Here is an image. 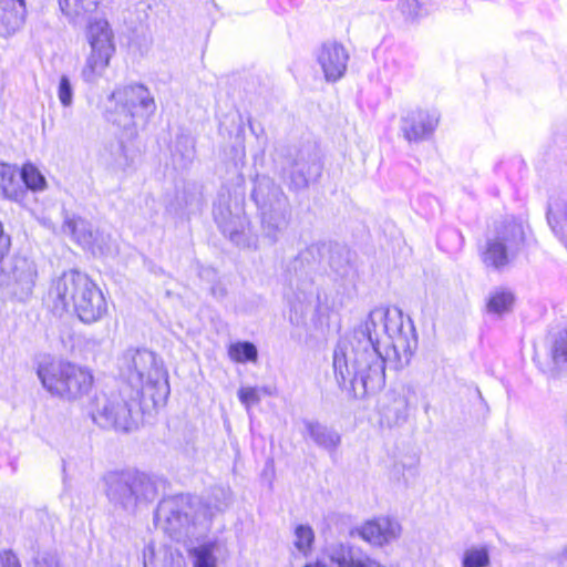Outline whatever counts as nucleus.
I'll return each mask as SVG.
<instances>
[{"mask_svg": "<svg viewBox=\"0 0 567 567\" xmlns=\"http://www.w3.org/2000/svg\"><path fill=\"white\" fill-rule=\"evenodd\" d=\"M416 342L412 323L404 324L399 309H373L334 349L339 385L350 388L355 398L378 392L385 383V362L393 357L400 365L409 363Z\"/></svg>", "mask_w": 567, "mask_h": 567, "instance_id": "1", "label": "nucleus"}, {"mask_svg": "<svg viewBox=\"0 0 567 567\" xmlns=\"http://www.w3.org/2000/svg\"><path fill=\"white\" fill-rule=\"evenodd\" d=\"M231 499V491L223 486L212 488L206 504L189 495L172 496L158 504L154 522L171 538L182 542L194 536L197 526H206L216 513L228 508Z\"/></svg>", "mask_w": 567, "mask_h": 567, "instance_id": "2", "label": "nucleus"}, {"mask_svg": "<svg viewBox=\"0 0 567 567\" xmlns=\"http://www.w3.org/2000/svg\"><path fill=\"white\" fill-rule=\"evenodd\" d=\"M47 302L60 316L72 308L84 323L96 322L107 312L101 289L85 274L75 270L64 272L52 281Z\"/></svg>", "mask_w": 567, "mask_h": 567, "instance_id": "3", "label": "nucleus"}, {"mask_svg": "<svg viewBox=\"0 0 567 567\" xmlns=\"http://www.w3.org/2000/svg\"><path fill=\"white\" fill-rule=\"evenodd\" d=\"M121 378L131 392L141 400L148 396L154 405L165 401L169 393L167 372L163 361L147 349H128L118 359Z\"/></svg>", "mask_w": 567, "mask_h": 567, "instance_id": "4", "label": "nucleus"}, {"mask_svg": "<svg viewBox=\"0 0 567 567\" xmlns=\"http://www.w3.org/2000/svg\"><path fill=\"white\" fill-rule=\"evenodd\" d=\"M155 111L154 96L140 83L116 87L103 105L106 121L127 131L135 127L136 117H150Z\"/></svg>", "mask_w": 567, "mask_h": 567, "instance_id": "5", "label": "nucleus"}, {"mask_svg": "<svg viewBox=\"0 0 567 567\" xmlns=\"http://www.w3.org/2000/svg\"><path fill=\"white\" fill-rule=\"evenodd\" d=\"M38 377L49 393L68 401L87 394L93 385V374L89 369L68 361L40 364Z\"/></svg>", "mask_w": 567, "mask_h": 567, "instance_id": "6", "label": "nucleus"}, {"mask_svg": "<svg viewBox=\"0 0 567 567\" xmlns=\"http://www.w3.org/2000/svg\"><path fill=\"white\" fill-rule=\"evenodd\" d=\"M94 423L104 429L128 432L137 427L142 420V400L134 393L124 399L122 393H100L91 408Z\"/></svg>", "mask_w": 567, "mask_h": 567, "instance_id": "7", "label": "nucleus"}, {"mask_svg": "<svg viewBox=\"0 0 567 567\" xmlns=\"http://www.w3.org/2000/svg\"><path fill=\"white\" fill-rule=\"evenodd\" d=\"M260 209L262 231L275 243L288 225L287 198L281 188L268 176H258L251 194Z\"/></svg>", "mask_w": 567, "mask_h": 567, "instance_id": "8", "label": "nucleus"}, {"mask_svg": "<svg viewBox=\"0 0 567 567\" xmlns=\"http://www.w3.org/2000/svg\"><path fill=\"white\" fill-rule=\"evenodd\" d=\"M85 39L90 45V53L81 69V79L87 84H95L102 79L115 53L114 34L105 19L90 20Z\"/></svg>", "mask_w": 567, "mask_h": 567, "instance_id": "9", "label": "nucleus"}, {"mask_svg": "<svg viewBox=\"0 0 567 567\" xmlns=\"http://www.w3.org/2000/svg\"><path fill=\"white\" fill-rule=\"evenodd\" d=\"M105 484L109 499L126 511H133L140 503L152 502L156 496L154 482L144 473H109Z\"/></svg>", "mask_w": 567, "mask_h": 567, "instance_id": "10", "label": "nucleus"}, {"mask_svg": "<svg viewBox=\"0 0 567 567\" xmlns=\"http://www.w3.org/2000/svg\"><path fill=\"white\" fill-rule=\"evenodd\" d=\"M524 240L525 233L520 223H505L486 239L481 249V259L486 267L502 270L515 258Z\"/></svg>", "mask_w": 567, "mask_h": 567, "instance_id": "11", "label": "nucleus"}, {"mask_svg": "<svg viewBox=\"0 0 567 567\" xmlns=\"http://www.w3.org/2000/svg\"><path fill=\"white\" fill-rule=\"evenodd\" d=\"M37 276L33 261L14 257L0 266V288L6 296L24 301L33 291Z\"/></svg>", "mask_w": 567, "mask_h": 567, "instance_id": "12", "label": "nucleus"}, {"mask_svg": "<svg viewBox=\"0 0 567 567\" xmlns=\"http://www.w3.org/2000/svg\"><path fill=\"white\" fill-rule=\"evenodd\" d=\"M282 169L290 179L291 187L301 189L320 176L321 164L316 154L308 150H299L289 154Z\"/></svg>", "mask_w": 567, "mask_h": 567, "instance_id": "13", "label": "nucleus"}, {"mask_svg": "<svg viewBox=\"0 0 567 567\" xmlns=\"http://www.w3.org/2000/svg\"><path fill=\"white\" fill-rule=\"evenodd\" d=\"M401 534L402 526L400 522L389 516H380L367 520L350 532L352 537L358 536L375 547H383L398 540Z\"/></svg>", "mask_w": 567, "mask_h": 567, "instance_id": "14", "label": "nucleus"}, {"mask_svg": "<svg viewBox=\"0 0 567 567\" xmlns=\"http://www.w3.org/2000/svg\"><path fill=\"white\" fill-rule=\"evenodd\" d=\"M440 122L436 110L416 107L401 117V132L409 142H422L430 138Z\"/></svg>", "mask_w": 567, "mask_h": 567, "instance_id": "15", "label": "nucleus"}, {"mask_svg": "<svg viewBox=\"0 0 567 567\" xmlns=\"http://www.w3.org/2000/svg\"><path fill=\"white\" fill-rule=\"evenodd\" d=\"M289 306V320L295 326L305 322L307 315L318 309L319 293L318 289L311 281L298 284L286 295Z\"/></svg>", "mask_w": 567, "mask_h": 567, "instance_id": "16", "label": "nucleus"}, {"mask_svg": "<svg viewBox=\"0 0 567 567\" xmlns=\"http://www.w3.org/2000/svg\"><path fill=\"white\" fill-rule=\"evenodd\" d=\"M316 59L323 72L324 79L328 82H336L343 76L347 70L349 54L342 44L336 41H328L322 43L317 50Z\"/></svg>", "mask_w": 567, "mask_h": 567, "instance_id": "17", "label": "nucleus"}, {"mask_svg": "<svg viewBox=\"0 0 567 567\" xmlns=\"http://www.w3.org/2000/svg\"><path fill=\"white\" fill-rule=\"evenodd\" d=\"M326 556L332 567H383L368 554L342 543L328 546Z\"/></svg>", "mask_w": 567, "mask_h": 567, "instance_id": "18", "label": "nucleus"}, {"mask_svg": "<svg viewBox=\"0 0 567 567\" xmlns=\"http://www.w3.org/2000/svg\"><path fill=\"white\" fill-rule=\"evenodd\" d=\"M214 218L220 230L236 245H246L245 230L247 226L246 217L234 215L228 207L217 205L214 207Z\"/></svg>", "mask_w": 567, "mask_h": 567, "instance_id": "19", "label": "nucleus"}, {"mask_svg": "<svg viewBox=\"0 0 567 567\" xmlns=\"http://www.w3.org/2000/svg\"><path fill=\"white\" fill-rule=\"evenodd\" d=\"M24 0H0V37L14 34L24 19Z\"/></svg>", "mask_w": 567, "mask_h": 567, "instance_id": "20", "label": "nucleus"}, {"mask_svg": "<svg viewBox=\"0 0 567 567\" xmlns=\"http://www.w3.org/2000/svg\"><path fill=\"white\" fill-rule=\"evenodd\" d=\"M0 197L16 203H21L25 197L17 168L6 163H0Z\"/></svg>", "mask_w": 567, "mask_h": 567, "instance_id": "21", "label": "nucleus"}, {"mask_svg": "<svg viewBox=\"0 0 567 567\" xmlns=\"http://www.w3.org/2000/svg\"><path fill=\"white\" fill-rule=\"evenodd\" d=\"M305 431L309 437L321 449L334 452L340 445V434L331 427L317 421H303Z\"/></svg>", "mask_w": 567, "mask_h": 567, "instance_id": "22", "label": "nucleus"}, {"mask_svg": "<svg viewBox=\"0 0 567 567\" xmlns=\"http://www.w3.org/2000/svg\"><path fill=\"white\" fill-rule=\"evenodd\" d=\"M102 0H59L62 13L73 24L83 22L91 13L95 12Z\"/></svg>", "mask_w": 567, "mask_h": 567, "instance_id": "23", "label": "nucleus"}, {"mask_svg": "<svg viewBox=\"0 0 567 567\" xmlns=\"http://www.w3.org/2000/svg\"><path fill=\"white\" fill-rule=\"evenodd\" d=\"M218 543L208 540L188 550V557L193 567H217Z\"/></svg>", "mask_w": 567, "mask_h": 567, "instance_id": "24", "label": "nucleus"}, {"mask_svg": "<svg viewBox=\"0 0 567 567\" xmlns=\"http://www.w3.org/2000/svg\"><path fill=\"white\" fill-rule=\"evenodd\" d=\"M63 233L70 235L83 247H89L93 243V233L83 218L66 216L63 223Z\"/></svg>", "mask_w": 567, "mask_h": 567, "instance_id": "25", "label": "nucleus"}, {"mask_svg": "<svg viewBox=\"0 0 567 567\" xmlns=\"http://www.w3.org/2000/svg\"><path fill=\"white\" fill-rule=\"evenodd\" d=\"M462 567H491V551L487 545L467 547L461 557Z\"/></svg>", "mask_w": 567, "mask_h": 567, "instance_id": "26", "label": "nucleus"}, {"mask_svg": "<svg viewBox=\"0 0 567 567\" xmlns=\"http://www.w3.org/2000/svg\"><path fill=\"white\" fill-rule=\"evenodd\" d=\"M514 295L507 289H496L491 292L486 309L488 313L502 316L511 311L514 305Z\"/></svg>", "mask_w": 567, "mask_h": 567, "instance_id": "27", "label": "nucleus"}, {"mask_svg": "<svg viewBox=\"0 0 567 567\" xmlns=\"http://www.w3.org/2000/svg\"><path fill=\"white\" fill-rule=\"evenodd\" d=\"M408 417V401L403 396H396L382 410V421L389 426L403 423Z\"/></svg>", "mask_w": 567, "mask_h": 567, "instance_id": "28", "label": "nucleus"}, {"mask_svg": "<svg viewBox=\"0 0 567 567\" xmlns=\"http://www.w3.org/2000/svg\"><path fill=\"white\" fill-rule=\"evenodd\" d=\"M20 183L23 182L24 190L42 192L47 188V181L42 173L31 163L24 164L19 174Z\"/></svg>", "mask_w": 567, "mask_h": 567, "instance_id": "29", "label": "nucleus"}, {"mask_svg": "<svg viewBox=\"0 0 567 567\" xmlns=\"http://www.w3.org/2000/svg\"><path fill=\"white\" fill-rule=\"evenodd\" d=\"M228 357L236 363L255 362L258 358V350L249 341H237L228 347Z\"/></svg>", "mask_w": 567, "mask_h": 567, "instance_id": "30", "label": "nucleus"}, {"mask_svg": "<svg viewBox=\"0 0 567 567\" xmlns=\"http://www.w3.org/2000/svg\"><path fill=\"white\" fill-rule=\"evenodd\" d=\"M315 540L313 529L309 525H298L295 528V540L293 545L302 555H307Z\"/></svg>", "mask_w": 567, "mask_h": 567, "instance_id": "31", "label": "nucleus"}, {"mask_svg": "<svg viewBox=\"0 0 567 567\" xmlns=\"http://www.w3.org/2000/svg\"><path fill=\"white\" fill-rule=\"evenodd\" d=\"M56 96L64 109H71L73 106L74 85L68 74L60 75L56 86Z\"/></svg>", "mask_w": 567, "mask_h": 567, "instance_id": "32", "label": "nucleus"}, {"mask_svg": "<svg viewBox=\"0 0 567 567\" xmlns=\"http://www.w3.org/2000/svg\"><path fill=\"white\" fill-rule=\"evenodd\" d=\"M144 566L148 567L146 561ZM155 567H186V560L179 550L165 548L163 551V561Z\"/></svg>", "mask_w": 567, "mask_h": 567, "instance_id": "33", "label": "nucleus"}, {"mask_svg": "<svg viewBox=\"0 0 567 567\" xmlns=\"http://www.w3.org/2000/svg\"><path fill=\"white\" fill-rule=\"evenodd\" d=\"M391 475L398 482L408 485L410 477L416 475V466L414 464L405 465L403 463H395L391 470Z\"/></svg>", "mask_w": 567, "mask_h": 567, "instance_id": "34", "label": "nucleus"}, {"mask_svg": "<svg viewBox=\"0 0 567 567\" xmlns=\"http://www.w3.org/2000/svg\"><path fill=\"white\" fill-rule=\"evenodd\" d=\"M240 402L249 409L250 405L258 404L261 400L259 388L247 386L238 391Z\"/></svg>", "mask_w": 567, "mask_h": 567, "instance_id": "35", "label": "nucleus"}, {"mask_svg": "<svg viewBox=\"0 0 567 567\" xmlns=\"http://www.w3.org/2000/svg\"><path fill=\"white\" fill-rule=\"evenodd\" d=\"M32 567H63L56 554L52 551H39L32 563Z\"/></svg>", "mask_w": 567, "mask_h": 567, "instance_id": "36", "label": "nucleus"}, {"mask_svg": "<svg viewBox=\"0 0 567 567\" xmlns=\"http://www.w3.org/2000/svg\"><path fill=\"white\" fill-rule=\"evenodd\" d=\"M399 8L408 19H416L422 16V7L417 0H400Z\"/></svg>", "mask_w": 567, "mask_h": 567, "instance_id": "37", "label": "nucleus"}, {"mask_svg": "<svg viewBox=\"0 0 567 567\" xmlns=\"http://www.w3.org/2000/svg\"><path fill=\"white\" fill-rule=\"evenodd\" d=\"M554 360L559 362H567V330L564 336L555 341L553 349Z\"/></svg>", "mask_w": 567, "mask_h": 567, "instance_id": "38", "label": "nucleus"}, {"mask_svg": "<svg viewBox=\"0 0 567 567\" xmlns=\"http://www.w3.org/2000/svg\"><path fill=\"white\" fill-rule=\"evenodd\" d=\"M330 267L336 271L337 275L343 277L348 274L349 261L347 257L338 254V257L331 256Z\"/></svg>", "mask_w": 567, "mask_h": 567, "instance_id": "39", "label": "nucleus"}, {"mask_svg": "<svg viewBox=\"0 0 567 567\" xmlns=\"http://www.w3.org/2000/svg\"><path fill=\"white\" fill-rule=\"evenodd\" d=\"M0 567H21L16 554L11 550L0 553Z\"/></svg>", "mask_w": 567, "mask_h": 567, "instance_id": "40", "label": "nucleus"}, {"mask_svg": "<svg viewBox=\"0 0 567 567\" xmlns=\"http://www.w3.org/2000/svg\"><path fill=\"white\" fill-rule=\"evenodd\" d=\"M10 245V237L4 235L3 226L0 223V262L3 260V257L8 254Z\"/></svg>", "mask_w": 567, "mask_h": 567, "instance_id": "41", "label": "nucleus"}, {"mask_svg": "<svg viewBox=\"0 0 567 567\" xmlns=\"http://www.w3.org/2000/svg\"><path fill=\"white\" fill-rule=\"evenodd\" d=\"M551 560L558 566L567 565V544L559 551L551 555Z\"/></svg>", "mask_w": 567, "mask_h": 567, "instance_id": "42", "label": "nucleus"}, {"mask_svg": "<svg viewBox=\"0 0 567 567\" xmlns=\"http://www.w3.org/2000/svg\"><path fill=\"white\" fill-rule=\"evenodd\" d=\"M305 567H328L323 560H317L315 563L307 564Z\"/></svg>", "mask_w": 567, "mask_h": 567, "instance_id": "43", "label": "nucleus"}, {"mask_svg": "<svg viewBox=\"0 0 567 567\" xmlns=\"http://www.w3.org/2000/svg\"><path fill=\"white\" fill-rule=\"evenodd\" d=\"M547 219H548V223L551 226L553 230L556 231V226L553 224V216L550 213L547 214Z\"/></svg>", "mask_w": 567, "mask_h": 567, "instance_id": "44", "label": "nucleus"}, {"mask_svg": "<svg viewBox=\"0 0 567 567\" xmlns=\"http://www.w3.org/2000/svg\"><path fill=\"white\" fill-rule=\"evenodd\" d=\"M259 390H260V393L262 392L264 394H267V395L270 394V391L267 388H261Z\"/></svg>", "mask_w": 567, "mask_h": 567, "instance_id": "45", "label": "nucleus"}]
</instances>
